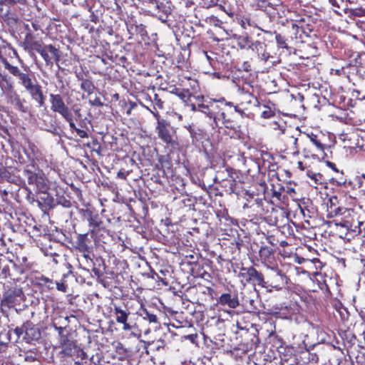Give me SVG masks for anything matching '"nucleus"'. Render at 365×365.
I'll return each instance as SVG.
<instances>
[{
    "instance_id": "f257e3e1",
    "label": "nucleus",
    "mask_w": 365,
    "mask_h": 365,
    "mask_svg": "<svg viewBox=\"0 0 365 365\" xmlns=\"http://www.w3.org/2000/svg\"><path fill=\"white\" fill-rule=\"evenodd\" d=\"M11 332L16 334V341L21 339L22 341L29 344L34 345L41 339L40 327L30 320H26L20 327L9 330L7 335L9 341Z\"/></svg>"
},
{
    "instance_id": "f03ea898",
    "label": "nucleus",
    "mask_w": 365,
    "mask_h": 365,
    "mask_svg": "<svg viewBox=\"0 0 365 365\" xmlns=\"http://www.w3.org/2000/svg\"><path fill=\"white\" fill-rule=\"evenodd\" d=\"M157 120V126L155 128L158 137L165 143L172 147L177 145L175 139V130L171 126L170 123L165 119H161L158 111H153L148 107L145 106Z\"/></svg>"
},
{
    "instance_id": "7ed1b4c3",
    "label": "nucleus",
    "mask_w": 365,
    "mask_h": 365,
    "mask_svg": "<svg viewBox=\"0 0 365 365\" xmlns=\"http://www.w3.org/2000/svg\"><path fill=\"white\" fill-rule=\"evenodd\" d=\"M45 61V64L47 67L52 68L54 62L56 63L58 68L60 69L59 61L61 58V54L59 50L52 44L42 45L36 51Z\"/></svg>"
},
{
    "instance_id": "20e7f679",
    "label": "nucleus",
    "mask_w": 365,
    "mask_h": 365,
    "mask_svg": "<svg viewBox=\"0 0 365 365\" xmlns=\"http://www.w3.org/2000/svg\"><path fill=\"white\" fill-rule=\"evenodd\" d=\"M79 213L83 220L88 222L91 237H93L97 231L103 228V222L96 212L89 208H82L79 210Z\"/></svg>"
},
{
    "instance_id": "39448f33",
    "label": "nucleus",
    "mask_w": 365,
    "mask_h": 365,
    "mask_svg": "<svg viewBox=\"0 0 365 365\" xmlns=\"http://www.w3.org/2000/svg\"><path fill=\"white\" fill-rule=\"evenodd\" d=\"M24 294L21 288L17 286L4 287L3 293V298L1 300L2 304L8 307H13L16 304H20L24 301Z\"/></svg>"
},
{
    "instance_id": "423d86ee",
    "label": "nucleus",
    "mask_w": 365,
    "mask_h": 365,
    "mask_svg": "<svg viewBox=\"0 0 365 365\" xmlns=\"http://www.w3.org/2000/svg\"><path fill=\"white\" fill-rule=\"evenodd\" d=\"M286 279L287 276L284 274L279 271L272 270L266 277H264V282L262 283L261 287L266 288L269 292H271L272 289L279 290L284 284Z\"/></svg>"
},
{
    "instance_id": "0eeeda50",
    "label": "nucleus",
    "mask_w": 365,
    "mask_h": 365,
    "mask_svg": "<svg viewBox=\"0 0 365 365\" xmlns=\"http://www.w3.org/2000/svg\"><path fill=\"white\" fill-rule=\"evenodd\" d=\"M212 120L213 128H221L222 127L220 125V124L221 123L225 128L230 130H232L235 131V133H237L239 130L240 126L237 125L235 119L228 115L227 113L221 110L220 108H217L215 110V113Z\"/></svg>"
},
{
    "instance_id": "6e6552de",
    "label": "nucleus",
    "mask_w": 365,
    "mask_h": 365,
    "mask_svg": "<svg viewBox=\"0 0 365 365\" xmlns=\"http://www.w3.org/2000/svg\"><path fill=\"white\" fill-rule=\"evenodd\" d=\"M58 344V347L61 348L59 354L63 358L71 357L78 348L71 332L60 336Z\"/></svg>"
},
{
    "instance_id": "1a4fd4ad",
    "label": "nucleus",
    "mask_w": 365,
    "mask_h": 365,
    "mask_svg": "<svg viewBox=\"0 0 365 365\" xmlns=\"http://www.w3.org/2000/svg\"><path fill=\"white\" fill-rule=\"evenodd\" d=\"M241 281L245 284L252 283L253 284L262 285L264 282V275L262 272L257 271L253 266L249 267H242L239 273Z\"/></svg>"
},
{
    "instance_id": "9d476101",
    "label": "nucleus",
    "mask_w": 365,
    "mask_h": 365,
    "mask_svg": "<svg viewBox=\"0 0 365 365\" xmlns=\"http://www.w3.org/2000/svg\"><path fill=\"white\" fill-rule=\"evenodd\" d=\"M30 94L31 98L35 101L39 107L45 105L46 96L43 93L42 87L38 84L35 78L24 88Z\"/></svg>"
},
{
    "instance_id": "9b49d317",
    "label": "nucleus",
    "mask_w": 365,
    "mask_h": 365,
    "mask_svg": "<svg viewBox=\"0 0 365 365\" xmlns=\"http://www.w3.org/2000/svg\"><path fill=\"white\" fill-rule=\"evenodd\" d=\"M3 63L6 69H7L13 76L16 77L19 80V83L22 85L24 88L31 83L34 76L29 75L26 72H22L17 66L11 65L6 59L3 60Z\"/></svg>"
},
{
    "instance_id": "f8f14e48",
    "label": "nucleus",
    "mask_w": 365,
    "mask_h": 365,
    "mask_svg": "<svg viewBox=\"0 0 365 365\" xmlns=\"http://www.w3.org/2000/svg\"><path fill=\"white\" fill-rule=\"evenodd\" d=\"M91 240L88 237V232L86 234H78L76 241V248L83 253L86 259H92L89 257V253L92 250Z\"/></svg>"
},
{
    "instance_id": "ddd939ff",
    "label": "nucleus",
    "mask_w": 365,
    "mask_h": 365,
    "mask_svg": "<svg viewBox=\"0 0 365 365\" xmlns=\"http://www.w3.org/2000/svg\"><path fill=\"white\" fill-rule=\"evenodd\" d=\"M51 109L55 113H58L63 116L70 113L69 108L65 104L63 98L60 94H50Z\"/></svg>"
},
{
    "instance_id": "4468645a",
    "label": "nucleus",
    "mask_w": 365,
    "mask_h": 365,
    "mask_svg": "<svg viewBox=\"0 0 365 365\" xmlns=\"http://www.w3.org/2000/svg\"><path fill=\"white\" fill-rule=\"evenodd\" d=\"M54 201L55 198L52 193L49 192L38 193V195H36V203L44 212H47L48 211L54 209Z\"/></svg>"
},
{
    "instance_id": "2eb2a0df",
    "label": "nucleus",
    "mask_w": 365,
    "mask_h": 365,
    "mask_svg": "<svg viewBox=\"0 0 365 365\" xmlns=\"http://www.w3.org/2000/svg\"><path fill=\"white\" fill-rule=\"evenodd\" d=\"M86 8L91 13L90 21L95 24L101 21L106 11L105 6L100 1H94L91 5L87 4Z\"/></svg>"
},
{
    "instance_id": "dca6fc26",
    "label": "nucleus",
    "mask_w": 365,
    "mask_h": 365,
    "mask_svg": "<svg viewBox=\"0 0 365 365\" xmlns=\"http://www.w3.org/2000/svg\"><path fill=\"white\" fill-rule=\"evenodd\" d=\"M43 43L41 41L36 40V36L33 33L26 34L24 39L21 42L20 46L29 53H31L34 51H36Z\"/></svg>"
},
{
    "instance_id": "f3484780",
    "label": "nucleus",
    "mask_w": 365,
    "mask_h": 365,
    "mask_svg": "<svg viewBox=\"0 0 365 365\" xmlns=\"http://www.w3.org/2000/svg\"><path fill=\"white\" fill-rule=\"evenodd\" d=\"M113 314L115 316L117 323L123 325V329L124 331H130L132 329L133 326L128 322V319L130 312L128 309H123L120 307L114 306Z\"/></svg>"
},
{
    "instance_id": "a211bd4d",
    "label": "nucleus",
    "mask_w": 365,
    "mask_h": 365,
    "mask_svg": "<svg viewBox=\"0 0 365 365\" xmlns=\"http://www.w3.org/2000/svg\"><path fill=\"white\" fill-rule=\"evenodd\" d=\"M221 306H227L230 309H235L240 305L238 294L236 292L223 293L217 299Z\"/></svg>"
},
{
    "instance_id": "6ab92c4d",
    "label": "nucleus",
    "mask_w": 365,
    "mask_h": 365,
    "mask_svg": "<svg viewBox=\"0 0 365 365\" xmlns=\"http://www.w3.org/2000/svg\"><path fill=\"white\" fill-rule=\"evenodd\" d=\"M125 25L128 34L130 35L129 38H130L132 36L135 35H139L143 38L144 36H148L145 26L143 24H138L137 21H134L133 19L126 21Z\"/></svg>"
},
{
    "instance_id": "aec40b11",
    "label": "nucleus",
    "mask_w": 365,
    "mask_h": 365,
    "mask_svg": "<svg viewBox=\"0 0 365 365\" xmlns=\"http://www.w3.org/2000/svg\"><path fill=\"white\" fill-rule=\"evenodd\" d=\"M217 103H219L220 105H217V107H215L216 109L220 108L228 115L235 119V110H237V106H235L232 102L227 101L224 98L217 99Z\"/></svg>"
},
{
    "instance_id": "412c9836",
    "label": "nucleus",
    "mask_w": 365,
    "mask_h": 365,
    "mask_svg": "<svg viewBox=\"0 0 365 365\" xmlns=\"http://www.w3.org/2000/svg\"><path fill=\"white\" fill-rule=\"evenodd\" d=\"M216 103H217V99L210 98L209 101L207 100V102L203 104L200 113L205 114L210 119H212L216 110L215 107H217Z\"/></svg>"
},
{
    "instance_id": "4be33fe9",
    "label": "nucleus",
    "mask_w": 365,
    "mask_h": 365,
    "mask_svg": "<svg viewBox=\"0 0 365 365\" xmlns=\"http://www.w3.org/2000/svg\"><path fill=\"white\" fill-rule=\"evenodd\" d=\"M205 102H207V99L203 95H194L192 101L187 107L190 108L192 111L200 112Z\"/></svg>"
},
{
    "instance_id": "5701e85b",
    "label": "nucleus",
    "mask_w": 365,
    "mask_h": 365,
    "mask_svg": "<svg viewBox=\"0 0 365 365\" xmlns=\"http://www.w3.org/2000/svg\"><path fill=\"white\" fill-rule=\"evenodd\" d=\"M17 269L18 267L13 261H10L9 264H3L1 260L0 259V277L4 279L9 277L12 280H15L12 273L11 272V269Z\"/></svg>"
},
{
    "instance_id": "b1692460",
    "label": "nucleus",
    "mask_w": 365,
    "mask_h": 365,
    "mask_svg": "<svg viewBox=\"0 0 365 365\" xmlns=\"http://www.w3.org/2000/svg\"><path fill=\"white\" fill-rule=\"evenodd\" d=\"M257 302L252 296H244L242 299L240 305H242L248 312L255 313L258 310Z\"/></svg>"
},
{
    "instance_id": "393cba45",
    "label": "nucleus",
    "mask_w": 365,
    "mask_h": 365,
    "mask_svg": "<svg viewBox=\"0 0 365 365\" xmlns=\"http://www.w3.org/2000/svg\"><path fill=\"white\" fill-rule=\"evenodd\" d=\"M93 267L92 272L98 277H101L106 273V266L105 261L101 257H98L93 262Z\"/></svg>"
},
{
    "instance_id": "a878e982",
    "label": "nucleus",
    "mask_w": 365,
    "mask_h": 365,
    "mask_svg": "<svg viewBox=\"0 0 365 365\" xmlns=\"http://www.w3.org/2000/svg\"><path fill=\"white\" fill-rule=\"evenodd\" d=\"M319 344L310 345L308 347L305 345V350L302 351V354L307 356V362L317 363L319 360L318 354L314 351Z\"/></svg>"
},
{
    "instance_id": "bb28decb",
    "label": "nucleus",
    "mask_w": 365,
    "mask_h": 365,
    "mask_svg": "<svg viewBox=\"0 0 365 365\" xmlns=\"http://www.w3.org/2000/svg\"><path fill=\"white\" fill-rule=\"evenodd\" d=\"M24 101H25V100H21L20 96L16 93H14L9 96V102L16 110L22 113H26L28 111V108L24 106Z\"/></svg>"
},
{
    "instance_id": "cd10ccee",
    "label": "nucleus",
    "mask_w": 365,
    "mask_h": 365,
    "mask_svg": "<svg viewBox=\"0 0 365 365\" xmlns=\"http://www.w3.org/2000/svg\"><path fill=\"white\" fill-rule=\"evenodd\" d=\"M23 173L27 178L28 183L35 186L43 175L42 174L34 173L29 169H24Z\"/></svg>"
},
{
    "instance_id": "c85d7f7f",
    "label": "nucleus",
    "mask_w": 365,
    "mask_h": 365,
    "mask_svg": "<svg viewBox=\"0 0 365 365\" xmlns=\"http://www.w3.org/2000/svg\"><path fill=\"white\" fill-rule=\"evenodd\" d=\"M58 205L62 206L63 208L69 209L72 207V202L70 197H66L63 195L56 194V197L54 201V208Z\"/></svg>"
},
{
    "instance_id": "c756f323",
    "label": "nucleus",
    "mask_w": 365,
    "mask_h": 365,
    "mask_svg": "<svg viewBox=\"0 0 365 365\" xmlns=\"http://www.w3.org/2000/svg\"><path fill=\"white\" fill-rule=\"evenodd\" d=\"M237 45L241 49H250L252 41L248 35H241L237 38Z\"/></svg>"
},
{
    "instance_id": "7c9ffc66",
    "label": "nucleus",
    "mask_w": 365,
    "mask_h": 365,
    "mask_svg": "<svg viewBox=\"0 0 365 365\" xmlns=\"http://www.w3.org/2000/svg\"><path fill=\"white\" fill-rule=\"evenodd\" d=\"M347 211V209L341 207V206H336V207H331V208H327V218H333L336 216L342 215Z\"/></svg>"
},
{
    "instance_id": "2f4dec72",
    "label": "nucleus",
    "mask_w": 365,
    "mask_h": 365,
    "mask_svg": "<svg viewBox=\"0 0 365 365\" xmlns=\"http://www.w3.org/2000/svg\"><path fill=\"white\" fill-rule=\"evenodd\" d=\"M193 96L194 94L190 93L188 89H182L177 96L182 101L185 106H187L192 101Z\"/></svg>"
},
{
    "instance_id": "473e14b6",
    "label": "nucleus",
    "mask_w": 365,
    "mask_h": 365,
    "mask_svg": "<svg viewBox=\"0 0 365 365\" xmlns=\"http://www.w3.org/2000/svg\"><path fill=\"white\" fill-rule=\"evenodd\" d=\"M35 187L36 189V195H38V193L48 192L49 186L48 184V181L43 175L40 178V180H38Z\"/></svg>"
},
{
    "instance_id": "72a5a7b5",
    "label": "nucleus",
    "mask_w": 365,
    "mask_h": 365,
    "mask_svg": "<svg viewBox=\"0 0 365 365\" xmlns=\"http://www.w3.org/2000/svg\"><path fill=\"white\" fill-rule=\"evenodd\" d=\"M81 88L83 91L86 92L88 95H91V93H93L96 87L90 79L82 78Z\"/></svg>"
},
{
    "instance_id": "f704fd0d",
    "label": "nucleus",
    "mask_w": 365,
    "mask_h": 365,
    "mask_svg": "<svg viewBox=\"0 0 365 365\" xmlns=\"http://www.w3.org/2000/svg\"><path fill=\"white\" fill-rule=\"evenodd\" d=\"M158 163L162 169L169 170L172 167V163L169 155H160L158 157Z\"/></svg>"
},
{
    "instance_id": "c9c22d12",
    "label": "nucleus",
    "mask_w": 365,
    "mask_h": 365,
    "mask_svg": "<svg viewBox=\"0 0 365 365\" xmlns=\"http://www.w3.org/2000/svg\"><path fill=\"white\" fill-rule=\"evenodd\" d=\"M141 316L144 319L148 320L150 323L160 324L157 315L151 313L147 309L142 310Z\"/></svg>"
},
{
    "instance_id": "e433bc0d",
    "label": "nucleus",
    "mask_w": 365,
    "mask_h": 365,
    "mask_svg": "<svg viewBox=\"0 0 365 365\" xmlns=\"http://www.w3.org/2000/svg\"><path fill=\"white\" fill-rule=\"evenodd\" d=\"M280 365H299V363L295 356L284 355L281 357Z\"/></svg>"
},
{
    "instance_id": "4c0bfd02",
    "label": "nucleus",
    "mask_w": 365,
    "mask_h": 365,
    "mask_svg": "<svg viewBox=\"0 0 365 365\" xmlns=\"http://www.w3.org/2000/svg\"><path fill=\"white\" fill-rule=\"evenodd\" d=\"M259 257L264 260L269 259L273 254V250L270 247H261L259 251Z\"/></svg>"
},
{
    "instance_id": "58836bf2",
    "label": "nucleus",
    "mask_w": 365,
    "mask_h": 365,
    "mask_svg": "<svg viewBox=\"0 0 365 365\" xmlns=\"http://www.w3.org/2000/svg\"><path fill=\"white\" fill-rule=\"evenodd\" d=\"M307 176L314 180L316 185H322L323 183V175L321 173H316L311 170L307 171Z\"/></svg>"
},
{
    "instance_id": "ea45409f",
    "label": "nucleus",
    "mask_w": 365,
    "mask_h": 365,
    "mask_svg": "<svg viewBox=\"0 0 365 365\" xmlns=\"http://www.w3.org/2000/svg\"><path fill=\"white\" fill-rule=\"evenodd\" d=\"M151 101L153 103V111H156V108L161 110L164 108V101H162L158 94L155 93L153 98H151Z\"/></svg>"
},
{
    "instance_id": "a19ab883",
    "label": "nucleus",
    "mask_w": 365,
    "mask_h": 365,
    "mask_svg": "<svg viewBox=\"0 0 365 365\" xmlns=\"http://www.w3.org/2000/svg\"><path fill=\"white\" fill-rule=\"evenodd\" d=\"M274 34H275V40L277 43V46L279 48L288 49L289 47L287 43V38H285V36H282L280 34H277L276 32H274Z\"/></svg>"
},
{
    "instance_id": "79ce46f5",
    "label": "nucleus",
    "mask_w": 365,
    "mask_h": 365,
    "mask_svg": "<svg viewBox=\"0 0 365 365\" xmlns=\"http://www.w3.org/2000/svg\"><path fill=\"white\" fill-rule=\"evenodd\" d=\"M308 137L310 138V140L319 150L324 151L325 148H327V146L324 145L319 140L317 139V136L316 135H308ZM328 148H329L330 146H328Z\"/></svg>"
},
{
    "instance_id": "37998d69",
    "label": "nucleus",
    "mask_w": 365,
    "mask_h": 365,
    "mask_svg": "<svg viewBox=\"0 0 365 365\" xmlns=\"http://www.w3.org/2000/svg\"><path fill=\"white\" fill-rule=\"evenodd\" d=\"M196 202V198L192 196L187 195L182 200V203L185 207H188L190 209L195 210L194 206Z\"/></svg>"
},
{
    "instance_id": "c03bdc74",
    "label": "nucleus",
    "mask_w": 365,
    "mask_h": 365,
    "mask_svg": "<svg viewBox=\"0 0 365 365\" xmlns=\"http://www.w3.org/2000/svg\"><path fill=\"white\" fill-rule=\"evenodd\" d=\"M287 12H289V11L287 9L286 6L282 4L280 6L276 8L273 14L277 15L278 19H282L286 16Z\"/></svg>"
},
{
    "instance_id": "a18cd8bd",
    "label": "nucleus",
    "mask_w": 365,
    "mask_h": 365,
    "mask_svg": "<svg viewBox=\"0 0 365 365\" xmlns=\"http://www.w3.org/2000/svg\"><path fill=\"white\" fill-rule=\"evenodd\" d=\"M252 44L253 45H251L250 48L252 51H256L259 55V51H264V48L266 47V45L264 43H262L259 41H256L255 42L252 41Z\"/></svg>"
},
{
    "instance_id": "49530a36",
    "label": "nucleus",
    "mask_w": 365,
    "mask_h": 365,
    "mask_svg": "<svg viewBox=\"0 0 365 365\" xmlns=\"http://www.w3.org/2000/svg\"><path fill=\"white\" fill-rule=\"evenodd\" d=\"M63 118L65 119L66 121L68 123L70 128L71 130L76 131V129H78V128L76 126V124L73 122V114L71 111L65 115L64 116H63Z\"/></svg>"
},
{
    "instance_id": "de8ad7c7",
    "label": "nucleus",
    "mask_w": 365,
    "mask_h": 365,
    "mask_svg": "<svg viewBox=\"0 0 365 365\" xmlns=\"http://www.w3.org/2000/svg\"><path fill=\"white\" fill-rule=\"evenodd\" d=\"M24 360L28 362H34L37 360V353L30 350L26 352L24 356Z\"/></svg>"
},
{
    "instance_id": "09e8293b",
    "label": "nucleus",
    "mask_w": 365,
    "mask_h": 365,
    "mask_svg": "<svg viewBox=\"0 0 365 365\" xmlns=\"http://www.w3.org/2000/svg\"><path fill=\"white\" fill-rule=\"evenodd\" d=\"M350 16L354 17L363 16L365 14V10L362 8H356L350 9Z\"/></svg>"
},
{
    "instance_id": "8fccbe9b",
    "label": "nucleus",
    "mask_w": 365,
    "mask_h": 365,
    "mask_svg": "<svg viewBox=\"0 0 365 365\" xmlns=\"http://www.w3.org/2000/svg\"><path fill=\"white\" fill-rule=\"evenodd\" d=\"M36 284L41 286H44L46 283L52 284V279L41 275V277H36Z\"/></svg>"
},
{
    "instance_id": "3c124183",
    "label": "nucleus",
    "mask_w": 365,
    "mask_h": 365,
    "mask_svg": "<svg viewBox=\"0 0 365 365\" xmlns=\"http://www.w3.org/2000/svg\"><path fill=\"white\" fill-rule=\"evenodd\" d=\"M24 189L27 192L26 195V200L31 204H34L35 202H36V195L29 190L28 187H26Z\"/></svg>"
},
{
    "instance_id": "603ef678",
    "label": "nucleus",
    "mask_w": 365,
    "mask_h": 365,
    "mask_svg": "<svg viewBox=\"0 0 365 365\" xmlns=\"http://www.w3.org/2000/svg\"><path fill=\"white\" fill-rule=\"evenodd\" d=\"M3 2H4V5L7 6H13L15 4L24 6L27 3L26 0H3Z\"/></svg>"
},
{
    "instance_id": "864d4df0",
    "label": "nucleus",
    "mask_w": 365,
    "mask_h": 365,
    "mask_svg": "<svg viewBox=\"0 0 365 365\" xmlns=\"http://www.w3.org/2000/svg\"><path fill=\"white\" fill-rule=\"evenodd\" d=\"M266 110L262 111L261 117L265 119H268L274 115V113L271 110L269 107H266Z\"/></svg>"
},
{
    "instance_id": "5fc2aeb1",
    "label": "nucleus",
    "mask_w": 365,
    "mask_h": 365,
    "mask_svg": "<svg viewBox=\"0 0 365 365\" xmlns=\"http://www.w3.org/2000/svg\"><path fill=\"white\" fill-rule=\"evenodd\" d=\"M247 333L248 334V336L250 338L252 344L257 346L260 342L259 337L255 333L249 334L247 331Z\"/></svg>"
},
{
    "instance_id": "6e6d98bb",
    "label": "nucleus",
    "mask_w": 365,
    "mask_h": 365,
    "mask_svg": "<svg viewBox=\"0 0 365 365\" xmlns=\"http://www.w3.org/2000/svg\"><path fill=\"white\" fill-rule=\"evenodd\" d=\"M54 329L56 331H58V338H60V336H63V335H65L68 333H69L70 331L66 329V327H58L56 325H54Z\"/></svg>"
},
{
    "instance_id": "4d7b16f0",
    "label": "nucleus",
    "mask_w": 365,
    "mask_h": 365,
    "mask_svg": "<svg viewBox=\"0 0 365 365\" xmlns=\"http://www.w3.org/2000/svg\"><path fill=\"white\" fill-rule=\"evenodd\" d=\"M247 103H249V104H251L252 103L254 106H259V102L258 101V99L255 97L252 93H248V96H247Z\"/></svg>"
},
{
    "instance_id": "13d9d810",
    "label": "nucleus",
    "mask_w": 365,
    "mask_h": 365,
    "mask_svg": "<svg viewBox=\"0 0 365 365\" xmlns=\"http://www.w3.org/2000/svg\"><path fill=\"white\" fill-rule=\"evenodd\" d=\"M88 103L93 106L101 107L103 106V103L98 97H96L93 100H89Z\"/></svg>"
},
{
    "instance_id": "bf43d9fd",
    "label": "nucleus",
    "mask_w": 365,
    "mask_h": 365,
    "mask_svg": "<svg viewBox=\"0 0 365 365\" xmlns=\"http://www.w3.org/2000/svg\"><path fill=\"white\" fill-rule=\"evenodd\" d=\"M338 203V198L336 196H332L329 199L327 202V208H331V207H336Z\"/></svg>"
},
{
    "instance_id": "052dcab7",
    "label": "nucleus",
    "mask_w": 365,
    "mask_h": 365,
    "mask_svg": "<svg viewBox=\"0 0 365 365\" xmlns=\"http://www.w3.org/2000/svg\"><path fill=\"white\" fill-rule=\"evenodd\" d=\"M183 338L190 341L192 344H196L197 339V334H187V335H185L183 336Z\"/></svg>"
},
{
    "instance_id": "680f3d73",
    "label": "nucleus",
    "mask_w": 365,
    "mask_h": 365,
    "mask_svg": "<svg viewBox=\"0 0 365 365\" xmlns=\"http://www.w3.org/2000/svg\"><path fill=\"white\" fill-rule=\"evenodd\" d=\"M191 23L193 24L196 26H200L203 28L204 24L201 23V20L200 18H198L197 14H195L194 19L191 21Z\"/></svg>"
},
{
    "instance_id": "e2e57ef3",
    "label": "nucleus",
    "mask_w": 365,
    "mask_h": 365,
    "mask_svg": "<svg viewBox=\"0 0 365 365\" xmlns=\"http://www.w3.org/2000/svg\"><path fill=\"white\" fill-rule=\"evenodd\" d=\"M76 132L77 135L81 138H85L88 137L87 132L83 130L78 128V129H76Z\"/></svg>"
},
{
    "instance_id": "0e129e2a",
    "label": "nucleus",
    "mask_w": 365,
    "mask_h": 365,
    "mask_svg": "<svg viewBox=\"0 0 365 365\" xmlns=\"http://www.w3.org/2000/svg\"><path fill=\"white\" fill-rule=\"evenodd\" d=\"M56 288L58 291L66 292V285L64 283H59L58 282H56Z\"/></svg>"
},
{
    "instance_id": "69168bd1",
    "label": "nucleus",
    "mask_w": 365,
    "mask_h": 365,
    "mask_svg": "<svg viewBox=\"0 0 365 365\" xmlns=\"http://www.w3.org/2000/svg\"><path fill=\"white\" fill-rule=\"evenodd\" d=\"M58 129H59V128L54 126V125H51V128L47 129L46 130L48 132L52 133L54 135H59Z\"/></svg>"
},
{
    "instance_id": "338daca9",
    "label": "nucleus",
    "mask_w": 365,
    "mask_h": 365,
    "mask_svg": "<svg viewBox=\"0 0 365 365\" xmlns=\"http://www.w3.org/2000/svg\"><path fill=\"white\" fill-rule=\"evenodd\" d=\"M31 27L33 29L32 31H39L41 29L40 24L36 21L31 22Z\"/></svg>"
},
{
    "instance_id": "774afa93",
    "label": "nucleus",
    "mask_w": 365,
    "mask_h": 365,
    "mask_svg": "<svg viewBox=\"0 0 365 365\" xmlns=\"http://www.w3.org/2000/svg\"><path fill=\"white\" fill-rule=\"evenodd\" d=\"M356 185H357L359 188L364 186V182L362 180L361 177L356 178Z\"/></svg>"
}]
</instances>
